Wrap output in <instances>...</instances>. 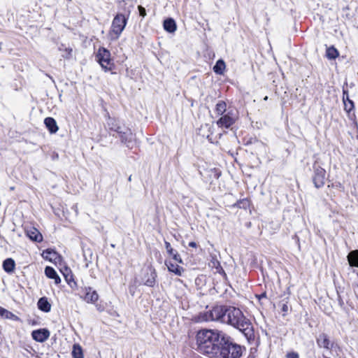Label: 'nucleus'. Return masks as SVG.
<instances>
[{
	"mask_svg": "<svg viewBox=\"0 0 358 358\" xmlns=\"http://www.w3.org/2000/svg\"><path fill=\"white\" fill-rule=\"evenodd\" d=\"M206 321H217L227 324L239 330L248 341L255 339L252 324L238 308L216 306L205 313Z\"/></svg>",
	"mask_w": 358,
	"mask_h": 358,
	"instance_id": "1",
	"label": "nucleus"
},
{
	"mask_svg": "<svg viewBox=\"0 0 358 358\" xmlns=\"http://www.w3.org/2000/svg\"><path fill=\"white\" fill-rule=\"evenodd\" d=\"M225 334L217 329L199 330L196 336L199 351L209 358H213Z\"/></svg>",
	"mask_w": 358,
	"mask_h": 358,
	"instance_id": "2",
	"label": "nucleus"
},
{
	"mask_svg": "<svg viewBox=\"0 0 358 358\" xmlns=\"http://www.w3.org/2000/svg\"><path fill=\"white\" fill-rule=\"evenodd\" d=\"M216 350L213 358H241L245 348L235 343L232 338L225 334Z\"/></svg>",
	"mask_w": 358,
	"mask_h": 358,
	"instance_id": "3",
	"label": "nucleus"
},
{
	"mask_svg": "<svg viewBox=\"0 0 358 358\" xmlns=\"http://www.w3.org/2000/svg\"><path fill=\"white\" fill-rule=\"evenodd\" d=\"M128 17L122 13H117L112 21L110 30L109 31V38L111 41L118 39L124 31Z\"/></svg>",
	"mask_w": 358,
	"mask_h": 358,
	"instance_id": "4",
	"label": "nucleus"
},
{
	"mask_svg": "<svg viewBox=\"0 0 358 358\" xmlns=\"http://www.w3.org/2000/svg\"><path fill=\"white\" fill-rule=\"evenodd\" d=\"M96 60L99 62L105 71L112 70L114 64L111 59V55L108 50L101 47L98 49L96 55Z\"/></svg>",
	"mask_w": 358,
	"mask_h": 358,
	"instance_id": "5",
	"label": "nucleus"
},
{
	"mask_svg": "<svg viewBox=\"0 0 358 358\" xmlns=\"http://www.w3.org/2000/svg\"><path fill=\"white\" fill-rule=\"evenodd\" d=\"M313 182L316 188H321L325 183L326 171L320 165L315 163L313 164Z\"/></svg>",
	"mask_w": 358,
	"mask_h": 358,
	"instance_id": "6",
	"label": "nucleus"
},
{
	"mask_svg": "<svg viewBox=\"0 0 358 358\" xmlns=\"http://www.w3.org/2000/svg\"><path fill=\"white\" fill-rule=\"evenodd\" d=\"M121 139L122 143L130 147L133 143L134 134L130 129L120 125V129L115 131Z\"/></svg>",
	"mask_w": 358,
	"mask_h": 358,
	"instance_id": "7",
	"label": "nucleus"
},
{
	"mask_svg": "<svg viewBox=\"0 0 358 358\" xmlns=\"http://www.w3.org/2000/svg\"><path fill=\"white\" fill-rule=\"evenodd\" d=\"M157 273L155 269L151 266H148L145 269V276L143 278V284L148 287H154L156 283Z\"/></svg>",
	"mask_w": 358,
	"mask_h": 358,
	"instance_id": "8",
	"label": "nucleus"
},
{
	"mask_svg": "<svg viewBox=\"0 0 358 358\" xmlns=\"http://www.w3.org/2000/svg\"><path fill=\"white\" fill-rule=\"evenodd\" d=\"M234 122L235 118L231 116L230 112H228L226 115L222 116L216 123L219 127L229 128Z\"/></svg>",
	"mask_w": 358,
	"mask_h": 358,
	"instance_id": "9",
	"label": "nucleus"
},
{
	"mask_svg": "<svg viewBox=\"0 0 358 358\" xmlns=\"http://www.w3.org/2000/svg\"><path fill=\"white\" fill-rule=\"evenodd\" d=\"M31 336L36 341L43 343L49 338L50 331L46 329H40L33 331Z\"/></svg>",
	"mask_w": 358,
	"mask_h": 358,
	"instance_id": "10",
	"label": "nucleus"
},
{
	"mask_svg": "<svg viewBox=\"0 0 358 358\" xmlns=\"http://www.w3.org/2000/svg\"><path fill=\"white\" fill-rule=\"evenodd\" d=\"M316 342L320 348H324L327 350H331L332 348V344L331 343L328 336L324 333L320 334L317 337Z\"/></svg>",
	"mask_w": 358,
	"mask_h": 358,
	"instance_id": "11",
	"label": "nucleus"
},
{
	"mask_svg": "<svg viewBox=\"0 0 358 358\" xmlns=\"http://www.w3.org/2000/svg\"><path fill=\"white\" fill-rule=\"evenodd\" d=\"M208 265L210 268L215 269V273H223L225 275L224 271L221 266L220 262L215 255H210V259Z\"/></svg>",
	"mask_w": 358,
	"mask_h": 358,
	"instance_id": "12",
	"label": "nucleus"
},
{
	"mask_svg": "<svg viewBox=\"0 0 358 358\" xmlns=\"http://www.w3.org/2000/svg\"><path fill=\"white\" fill-rule=\"evenodd\" d=\"M27 236L31 240L38 243H40L43 241V236L40 233V231L33 227L29 230H27Z\"/></svg>",
	"mask_w": 358,
	"mask_h": 358,
	"instance_id": "13",
	"label": "nucleus"
},
{
	"mask_svg": "<svg viewBox=\"0 0 358 358\" xmlns=\"http://www.w3.org/2000/svg\"><path fill=\"white\" fill-rule=\"evenodd\" d=\"M85 291L86 293L84 299L87 303H94L99 299V295L97 292L94 290H92L91 287H86Z\"/></svg>",
	"mask_w": 358,
	"mask_h": 358,
	"instance_id": "14",
	"label": "nucleus"
},
{
	"mask_svg": "<svg viewBox=\"0 0 358 358\" xmlns=\"http://www.w3.org/2000/svg\"><path fill=\"white\" fill-rule=\"evenodd\" d=\"M45 274L48 278L53 279L55 284L58 285L61 282L60 277L52 267L46 266L45 268Z\"/></svg>",
	"mask_w": 358,
	"mask_h": 358,
	"instance_id": "15",
	"label": "nucleus"
},
{
	"mask_svg": "<svg viewBox=\"0 0 358 358\" xmlns=\"http://www.w3.org/2000/svg\"><path fill=\"white\" fill-rule=\"evenodd\" d=\"M44 123H45L47 129L49 130V131L51 134H55L59 129V127L57 124L55 120L52 117H46L44 120Z\"/></svg>",
	"mask_w": 358,
	"mask_h": 358,
	"instance_id": "16",
	"label": "nucleus"
},
{
	"mask_svg": "<svg viewBox=\"0 0 358 358\" xmlns=\"http://www.w3.org/2000/svg\"><path fill=\"white\" fill-rule=\"evenodd\" d=\"M37 306L39 310L45 313H48L51 310V304L46 297L40 298L38 301Z\"/></svg>",
	"mask_w": 358,
	"mask_h": 358,
	"instance_id": "17",
	"label": "nucleus"
},
{
	"mask_svg": "<svg viewBox=\"0 0 358 358\" xmlns=\"http://www.w3.org/2000/svg\"><path fill=\"white\" fill-rule=\"evenodd\" d=\"M163 26L164 29L169 33H173L176 30V22L172 18L165 20Z\"/></svg>",
	"mask_w": 358,
	"mask_h": 358,
	"instance_id": "18",
	"label": "nucleus"
},
{
	"mask_svg": "<svg viewBox=\"0 0 358 358\" xmlns=\"http://www.w3.org/2000/svg\"><path fill=\"white\" fill-rule=\"evenodd\" d=\"M166 265L167 266L168 270L170 272H172L177 275H182V273L184 271L183 268L178 266V264H175L171 262H166Z\"/></svg>",
	"mask_w": 358,
	"mask_h": 358,
	"instance_id": "19",
	"label": "nucleus"
},
{
	"mask_svg": "<svg viewBox=\"0 0 358 358\" xmlns=\"http://www.w3.org/2000/svg\"><path fill=\"white\" fill-rule=\"evenodd\" d=\"M15 261L11 258H8L3 262V268L7 273H12L15 269Z\"/></svg>",
	"mask_w": 358,
	"mask_h": 358,
	"instance_id": "20",
	"label": "nucleus"
},
{
	"mask_svg": "<svg viewBox=\"0 0 358 358\" xmlns=\"http://www.w3.org/2000/svg\"><path fill=\"white\" fill-rule=\"evenodd\" d=\"M348 259L351 266L358 267V250L350 252L348 255Z\"/></svg>",
	"mask_w": 358,
	"mask_h": 358,
	"instance_id": "21",
	"label": "nucleus"
},
{
	"mask_svg": "<svg viewBox=\"0 0 358 358\" xmlns=\"http://www.w3.org/2000/svg\"><path fill=\"white\" fill-rule=\"evenodd\" d=\"M226 65L222 59L217 61L215 65L213 66V71L216 74L222 75L225 69Z\"/></svg>",
	"mask_w": 358,
	"mask_h": 358,
	"instance_id": "22",
	"label": "nucleus"
},
{
	"mask_svg": "<svg viewBox=\"0 0 358 358\" xmlns=\"http://www.w3.org/2000/svg\"><path fill=\"white\" fill-rule=\"evenodd\" d=\"M326 55L329 59H334L338 57L339 53L334 46H331L327 49Z\"/></svg>",
	"mask_w": 358,
	"mask_h": 358,
	"instance_id": "23",
	"label": "nucleus"
},
{
	"mask_svg": "<svg viewBox=\"0 0 358 358\" xmlns=\"http://www.w3.org/2000/svg\"><path fill=\"white\" fill-rule=\"evenodd\" d=\"M227 110V104L223 101H219L215 106V111L219 115H223Z\"/></svg>",
	"mask_w": 358,
	"mask_h": 358,
	"instance_id": "24",
	"label": "nucleus"
},
{
	"mask_svg": "<svg viewBox=\"0 0 358 358\" xmlns=\"http://www.w3.org/2000/svg\"><path fill=\"white\" fill-rule=\"evenodd\" d=\"M73 358H84L83 349L79 345H74L72 350Z\"/></svg>",
	"mask_w": 358,
	"mask_h": 358,
	"instance_id": "25",
	"label": "nucleus"
},
{
	"mask_svg": "<svg viewBox=\"0 0 358 358\" xmlns=\"http://www.w3.org/2000/svg\"><path fill=\"white\" fill-rule=\"evenodd\" d=\"M107 124L110 131H115L117 130V129H120V123L115 119L109 117L107 122Z\"/></svg>",
	"mask_w": 358,
	"mask_h": 358,
	"instance_id": "26",
	"label": "nucleus"
},
{
	"mask_svg": "<svg viewBox=\"0 0 358 358\" xmlns=\"http://www.w3.org/2000/svg\"><path fill=\"white\" fill-rule=\"evenodd\" d=\"M0 315L6 319H13L16 316L9 310L0 307Z\"/></svg>",
	"mask_w": 358,
	"mask_h": 358,
	"instance_id": "27",
	"label": "nucleus"
},
{
	"mask_svg": "<svg viewBox=\"0 0 358 358\" xmlns=\"http://www.w3.org/2000/svg\"><path fill=\"white\" fill-rule=\"evenodd\" d=\"M343 103H344V108L347 112H350L354 108L353 101L351 100H348V102L345 101V99L343 97Z\"/></svg>",
	"mask_w": 358,
	"mask_h": 358,
	"instance_id": "28",
	"label": "nucleus"
},
{
	"mask_svg": "<svg viewBox=\"0 0 358 358\" xmlns=\"http://www.w3.org/2000/svg\"><path fill=\"white\" fill-rule=\"evenodd\" d=\"M165 248H166V250L167 252H168V253H169V255H172L176 252V250H174L172 248V247H171V245L170 243H169V242H167V241H165Z\"/></svg>",
	"mask_w": 358,
	"mask_h": 358,
	"instance_id": "29",
	"label": "nucleus"
},
{
	"mask_svg": "<svg viewBox=\"0 0 358 358\" xmlns=\"http://www.w3.org/2000/svg\"><path fill=\"white\" fill-rule=\"evenodd\" d=\"M286 358H299V355L298 352L294 351L288 352L286 355Z\"/></svg>",
	"mask_w": 358,
	"mask_h": 358,
	"instance_id": "30",
	"label": "nucleus"
},
{
	"mask_svg": "<svg viewBox=\"0 0 358 358\" xmlns=\"http://www.w3.org/2000/svg\"><path fill=\"white\" fill-rule=\"evenodd\" d=\"M287 302L284 303L283 301L279 303V306H280L282 312L284 313H286L289 310V307L287 306Z\"/></svg>",
	"mask_w": 358,
	"mask_h": 358,
	"instance_id": "31",
	"label": "nucleus"
},
{
	"mask_svg": "<svg viewBox=\"0 0 358 358\" xmlns=\"http://www.w3.org/2000/svg\"><path fill=\"white\" fill-rule=\"evenodd\" d=\"M72 49L71 48H65L64 53L62 55V57L66 59H69L71 57Z\"/></svg>",
	"mask_w": 358,
	"mask_h": 358,
	"instance_id": "32",
	"label": "nucleus"
},
{
	"mask_svg": "<svg viewBox=\"0 0 358 358\" xmlns=\"http://www.w3.org/2000/svg\"><path fill=\"white\" fill-rule=\"evenodd\" d=\"M171 256L173 257V259L176 262L180 263V264L182 263V260L180 255L176 251Z\"/></svg>",
	"mask_w": 358,
	"mask_h": 358,
	"instance_id": "33",
	"label": "nucleus"
},
{
	"mask_svg": "<svg viewBox=\"0 0 358 358\" xmlns=\"http://www.w3.org/2000/svg\"><path fill=\"white\" fill-rule=\"evenodd\" d=\"M138 8L139 10L140 15L141 17H144L146 15V10H145V8H143L141 6H138Z\"/></svg>",
	"mask_w": 358,
	"mask_h": 358,
	"instance_id": "34",
	"label": "nucleus"
},
{
	"mask_svg": "<svg viewBox=\"0 0 358 358\" xmlns=\"http://www.w3.org/2000/svg\"><path fill=\"white\" fill-rule=\"evenodd\" d=\"M64 276H65V278H66V280L67 281V282L69 284H70L71 281L73 280L72 279V275H71L70 277H69V275H64Z\"/></svg>",
	"mask_w": 358,
	"mask_h": 358,
	"instance_id": "35",
	"label": "nucleus"
},
{
	"mask_svg": "<svg viewBox=\"0 0 358 358\" xmlns=\"http://www.w3.org/2000/svg\"><path fill=\"white\" fill-rule=\"evenodd\" d=\"M189 246L192 247V248H196V243L195 242H194V241L189 242Z\"/></svg>",
	"mask_w": 358,
	"mask_h": 358,
	"instance_id": "36",
	"label": "nucleus"
},
{
	"mask_svg": "<svg viewBox=\"0 0 358 358\" xmlns=\"http://www.w3.org/2000/svg\"><path fill=\"white\" fill-rule=\"evenodd\" d=\"M266 297V293H263L262 294L259 296V299H261L262 298H265Z\"/></svg>",
	"mask_w": 358,
	"mask_h": 358,
	"instance_id": "37",
	"label": "nucleus"
},
{
	"mask_svg": "<svg viewBox=\"0 0 358 358\" xmlns=\"http://www.w3.org/2000/svg\"><path fill=\"white\" fill-rule=\"evenodd\" d=\"M46 252H47V253H48V254H53L54 255H56V252H51V251H50L49 250H46Z\"/></svg>",
	"mask_w": 358,
	"mask_h": 358,
	"instance_id": "38",
	"label": "nucleus"
},
{
	"mask_svg": "<svg viewBox=\"0 0 358 358\" xmlns=\"http://www.w3.org/2000/svg\"><path fill=\"white\" fill-rule=\"evenodd\" d=\"M14 189H15V187H10V190H14Z\"/></svg>",
	"mask_w": 358,
	"mask_h": 358,
	"instance_id": "39",
	"label": "nucleus"
},
{
	"mask_svg": "<svg viewBox=\"0 0 358 358\" xmlns=\"http://www.w3.org/2000/svg\"><path fill=\"white\" fill-rule=\"evenodd\" d=\"M348 100H350V99H348V97L347 96V98H346L345 101H346L347 102H348Z\"/></svg>",
	"mask_w": 358,
	"mask_h": 358,
	"instance_id": "40",
	"label": "nucleus"
},
{
	"mask_svg": "<svg viewBox=\"0 0 358 358\" xmlns=\"http://www.w3.org/2000/svg\"><path fill=\"white\" fill-rule=\"evenodd\" d=\"M129 180L131 181V176H129Z\"/></svg>",
	"mask_w": 358,
	"mask_h": 358,
	"instance_id": "41",
	"label": "nucleus"
},
{
	"mask_svg": "<svg viewBox=\"0 0 358 358\" xmlns=\"http://www.w3.org/2000/svg\"><path fill=\"white\" fill-rule=\"evenodd\" d=\"M268 97L265 96L264 100H267Z\"/></svg>",
	"mask_w": 358,
	"mask_h": 358,
	"instance_id": "42",
	"label": "nucleus"
},
{
	"mask_svg": "<svg viewBox=\"0 0 358 358\" xmlns=\"http://www.w3.org/2000/svg\"><path fill=\"white\" fill-rule=\"evenodd\" d=\"M324 358H327V357H324Z\"/></svg>",
	"mask_w": 358,
	"mask_h": 358,
	"instance_id": "43",
	"label": "nucleus"
}]
</instances>
